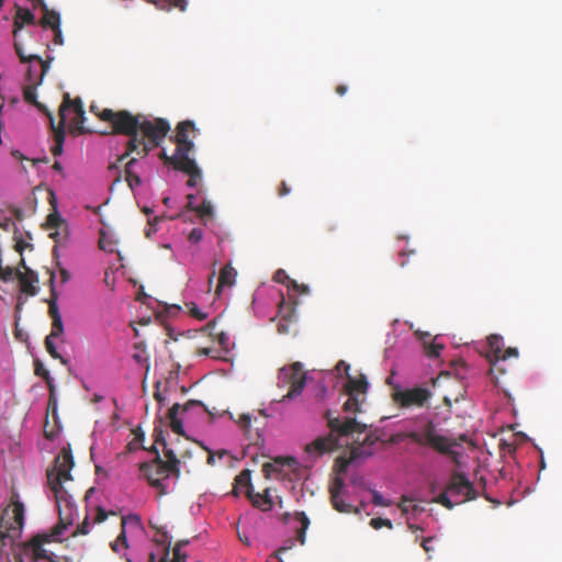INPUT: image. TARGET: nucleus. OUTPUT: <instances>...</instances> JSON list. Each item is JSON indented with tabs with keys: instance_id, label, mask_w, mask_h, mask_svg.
I'll list each match as a JSON object with an SVG mask.
<instances>
[{
	"instance_id": "46",
	"label": "nucleus",
	"mask_w": 562,
	"mask_h": 562,
	"mask_svg": "<svg viewBox=\"0 0 562 562\" xmlns=\"http://www.w3.org/2000/svg\"><path fill=\"white\" fill-rule=\"evenodd\" d=\"M370 526L373 528V529H380L382 527H386L389 529H392L393 527V524L390 519H386V518H372L371 521H370Z\"/></svg>"
},
{
	"instance_id": "53",
	"label": "nucleus",
	"mask_w": 562,
	"mask_h": 562,
	"mask_svg": "<svg viewBox=\"0 0 562 562\" xmlns=\"http://www.w3.org/2000/svg\"><path fill=\"white\" fill-rule=\"evenodd\" d=\"M190 313L192 316H194L195 318L201 319V321L205 319L207 316L205 313H202L195 304H192V307L190 308Z\"/></svg>"
},
{
	"instance_id": "62",
	"label": "nucleus",
	"mask_w": 562,
	"mask_h": 562,
	"mask_svg": "<svg viewBox=\"0 0 562 562\" xmlns=\"http://www.w3.org/2000/svg\"><path fill=\"white\" fill-rule=\"evenodd\" d=\"M53 339L54 338L50 336H46V338H45V348H46L47 352H49L50 350L56 348Z\"/></svg>"
},
{
	"instance_id": "28",
	"label": "nucleus",
	"mask_w": 562,
	"mask_h": 562,
	"mask_svg": "<svg viewBox=\"0 0 562 562\" xmlns=\"http://www.w3.org/2000/svg\"><path fill=\"white\" fill-rule=\"evenodd\" d=\"M189 543V540H180L176 543L173 548V559L168 561L169 550L171 541L166 543L165 554L161 558L160 562H187V553L182 552V548Z\"/></svg>"
},
{
	"instance_id": "51",
	"label": "nucleus",
	"mask_w": 562,
	"mask_h": 562,
	"mask_svg": "<svg viewBox=\"0 0 562 562\" xmlns=\"http://www.w3.org/2000/svg\"><path fill=\"white\" fill-rule=\"evenodd\" d=\"M250 423H251V416L248 415V414H243L239 416V419H238V425L245 430L247 431L249 429V426H250Z\"/></svg>"
},
{
	"instance_id": "40",
	"label": "nucleus",
	"mask_w": 562,
	"mask_h": 562,
	"mask_svg": "<svg viewBox=\"0 0 562 562\" xmlns=\"http://www.w3.org/2000/svg\"><path fill=\"white\" fill-rule=\"evenodd\" d=\"M194 212L201 217H211L213 215V206L210 201L204 200L199 206L194 209Z\"/></svg>"
},
{
	"instance_id": "14",
	"label": "nucleus",
	"mask_w": 562,
	"mask_h": 562,
	"mask_svg": "<svg viewBox=\"0 0 562 562\" xmlns=\"http://www.w3.org/2000/svg\"><path fill=\"white\" fill-rule=\"evenodd\" d=\"M193 408H201L203 412L207 411L204 404L196 400H190L182 406L180 404H173L169 408L167 416L170 420V428L175 434L179 436L184 435L182 422L180 418H178L179 411L186 414Z\"/></svg>"
},
{
	"instance_id": "5",
	"label": "nucleus",
	"mask_w": 562,
	"mask_h": 562,
	"mask_svg": "<svg viewBox=\"0 0 562 562\" xmlns=\"http://www.w3.org/2000/svg\"><path fill=\"white\" fill-rule=\"evenodd\" d=\"M74 467V458L70 449L64 448L55 460L53 469L47 471V481L50 490L55 494L56 503L60 507L61 502H65L66 506L71 505L68 498V493L64 488V483L71 480L70 471Z\"/></svg>"
},
{
	"instance_id": "49",
	"label": "nucleus",
	"mask_w": 562,
	"mask_h": 562,
	"mask_svg": "<svg viewBox=\"0 0 562 562\" xmlns=\"http://www.w3.org/2000/svg\"><path fill=\"white\" fill-rule=\"evenodd\" d=\"M48 272H49V292H50V297L48 300H53V299L56 297V301H57L58 300V294H57V291H56V288H55L56 274L52 270H48Z\"/></svg>"
},
{
	"instance_id": "56",
	"label": "nucleus",
	"mask_w": 562,
	"mask_h": 562,
	"mask_svg": "<svg viewBox=\"0 0 562 562\" xmlns=\"http://www.w3.org/2000/svg\"><path fill=\"white\" fill-rule=\"evenodd\" d=\"M48 353L52 358L59 360L61 362V364H64V366L68 364V360L65 359L64 357H61V355L57 351L56 348L50 350Z\"/></svg>"
},
{
	"instance_id": "6",
	"label": "nucleus",
	"mask_w": 562,
	"mask_h": 562,
	"mask_svg": "<svg viewBox=\"0 0 562 562\" xmlns=\"http://www.w3.org/2000/svg\"><path fill=\"white\" fill-rule=\"evenodd\" d=\"M349 369L350 366L344 360H340L336 366V370L338 372L344 370L347 375L346 383L344 384V391L348 395V398L344 403L342 409L346 413H361L362 406L366 404L369 384L366 375L360 374L357 378L351 376L349 374Z\"/></svg>"
},
{
	"instance_id": "63",
	"label": "nucleus",
	"mask_w": 562,
	"mask_h": 562,
	"mask_svg": "<svg viewBox=\"0 0 562 562\" xmlns=\"http://www.w3.org/2000/svg\"><path fill=\"white\" fill-rule=\"evenodd\" d=\"M61 283H66L70 279V273L63 267L59 268Z\"/></svg>"
},
{
	"instance_id": "20",
	"label": "nucleus",
	"mask_w": 562,
	"mask_h": 562,
	"mask_svg": "<svg viewBox=\"0 0 562 562\" xmlns=\"http://www.w3.org/2000/svg\"><path fill=\"white\" fill-rule=\"evenodd\" d=\"M16 279L20 282L21 291L30 296H34L37 294L38 277L35 271L32 269H26V271L22 272L21 270H16Z\"/></svg>"
},
{
	"instance_id": "37",
	"label": "nucleus",
	"mask_w": 562,
	"mask_h": 562,
	"mask_svg": "<svg viewBox=\"0 0 562 562\" xmlns=\"http://www.w3.org/2000/svg\"><path fill=\"white\" fill-rule=\"evenodd\" d=\"M487 344L492 352L491 360H496L504 349L503 338L498 335H491L487 337Z\"/></svg>"
},
{
	"instance_id": "52",
	"label": "nucleus",
	"mask_w": 562,
	"mask_h": 562,
	"mask_svg": "<svg viewBox=\"0 0 562 562\" xmlns=\"http://www.w3.org/2000/svg\"><path fill=\"white\" fill-rule=\"evenodd\" d=\"M67 528V524L64 522V520L60 518L59 524H57L52 531V536L57 537L63 533V531Z\"/></svg>"
},
{
	"instance_id": "15",
	"label": "nucleus",
	"mask_w": 562,
	"mask_h": 562,
	"mask_svg": "<svg viewBox=\"0 0 562 562\" xmlns=\"http://www.w3.org/2000/svg\"><path fill=\"white\" fill-rule=\"evenodd\" d=\"M370 456H372L370 450H364L362 447H351L349 457L340 456L336 459L334 470L338 475L344 474L351 462Z\"/></svg>"
},
{
	"instance_id": "12",
	"label": "nucleus",
	"mask_w": 562,
	"mask_h": 562,
	"mask_svg": "<svg viewBox=\"0 0 562 562\" xmlns=\"http://www.w3.org/2000/svg\"><path fill=\"white\" fill-rule=\"evenodd\" d=\"M431 396V391L424 386L401 389L396 385L392 392L393 401L401 407H424Z\"/></svg>"
},
{
	"instance_id": "9",
	"label": "nucleus",
	"mask_w": 562,
	"mask_h": 562,
	"mask_svg": "<svg viewBox=\"0 0 562 562\" xmlns=\"http://www.w3.org/2000/svg\"><path fill=\"white\" fill-rule=\"evenodd\" d=\"M11 506L3 510L1 517L0 525L4 529L1 531V539L18 537L24 524V505L15 493L11 497Z\"/></svg>"
},
{
	"instance_id": "50",
	"label": "nucleus",
	"mask_w": 562,
	"mask_h": 562,
	"mask_svg": "<svg viewBox=\"0 0 562 562\" xmlns=\"http://www.w3.org/2000/svg\"><path fill=\"white\" fill-rule=\"evenodd\" d=\"M372 503L375 506H389L390 503L384 499V497L376 491L372 492Z\"/></svg>"
},
{
	"instance_id": "26",
	"label": "nucleus",
	"mask_w": 562,
	"mask_h": 562,
	"mask_svg": "<svg viewBox=\"0 0 562 562\" xmlns=\"http://www.w3.org/2000/svg\"><path fill=\"white\" fill-rule=\"evenodd\" d=\"M237 277V271L235 268L232 267V265H225L221 272L218 278V284L215 290L216 295H220L222 289L224 286H232L235 284Z\"/></svg>"
},
{
	"instance_id": "35",
	"label": "nucleus",
	"mask_w": 562,
	"mask_h": 562,
	"mask_svg": "<svg viewBox=\"0 0 562 562\" xmlns=\"http://www.w3.org/2000/svg\"><path fill=\"white\" fill-rule=\"evenodd\" d=\"M294 517L301 525L300 528L296 529V539L301 544H304L310 519L304 512H296Z\"/></svg>"
},
{
	"instance_id": "64",
	"label": "nucleus",
	"mask_w": 562,
	"mask_h": 562,
	"mask_svg": "<svg viewBox=\"0 0 562 562\" xmlns=\"http://www.w3.org/2000/svg\"><path fill=\"white\" fill-rule=\"evenodd\" d=\"M187 199H188L187 207H188L189 210H191V211H194V209L196 207V206H194L195 195H193V194H188Z\"/></svg>"
},
{
	"instance_id": "55",
	"label": "nucleus",
	"mask_w": 562,
	"mask_h": 562,
	"mask_svg": "<svg viewBox=\"0 0 562 562\" xmlns=\"http://www.w3.org/2000/svg\"><path fill=\"white\" fill-rule=\"evenodd\" d=\"M53 32H54V44L63 45L64 40H63V33H61L60 26L57 29H54Z\"/></svg>"
},
{
	"instance_id": "19",
	"label": "nucleus",
	"mask_w": 562,
	"mask_h": 562,
	"mask_svg": "<svg viewBox=\"0 0 562 562\" xmlns=\"http://www.w3.org/2000/svg\"><path fill=\"white\" fill-rule=\"evenodd\" d=\"M517 358L518 357V350L517 348H507L503 349L502 353L496 360H490L491 362V369H490V375L495 385L499 384L498 375L506 372V369L503 367V362H505L508 358Z\"/></svg>"
},
{
	"instance_id": "10",
	"label": "nucleus",
	"mask_w": 562,
	"mask_h": 562,
	"mask_svg": "<svg viewBox=\"0 0 562 562\" xmlns=\"http://www.w3.org/2000/svg\"><path fill=\"white\" fill-rule=\"evenodd\" d=\"M170 131V124L164 119L149 120L142 114L138 126V138L143 139L150 150L158 147Z\"/></svg>"
},
{
	"instance_id": "58",
	"label": "nucleus",
	"mask_w": 562,
	"mask_h": 562,
	"mask_svg": "<svg viewBox=\"0 0 562 562\" xmlns=\"http://www.w3.org/2000/svg\"><path fill=\"white\" fill-rule=\"evenodd\" d=\"M290 193V188L288 187L286 182L285 181H282L281 184H280V188L278 190V194L280 196H285Z\"/></svg>"
},
{
	"instance_id": "44",
	"label": "nucleus",
	"mask_w": 562,
	"mask_h": 562,
	"mask_svg": "<svg viewBox=\"0 0 562 562\" xmlns=\"http://www.w3.org/2000/svg\"><path fill=\"white\" fill-rule=\"evenodd\" d=\"M235 482H236L237 485L246 486L247 490H248L249 486H252L251 483H250V471L249 470L241 471L236 476Z\"/></svg>"
},
{
	"instance_id": "18",
	"label": "nucleus",
	"mask_w": 562,
	"mask_h": 562,
	"mask_svg": "<svg viewBox=\"0 0 562 562\" xmlns=\"http://www.w3.org/2000/svg\"><path fill=\"white\" fill-rule=\"evenodd\" d=\"M14 49H15V53L19 56V59L21 63L24 64V63L36 61L40 64L41 72L38 75V78L36 79V85H40L42 82L45 74L48 71L49 64L53 60V58L47 57V59H43L41 56L35 55V54L25 55L20 41L14 42Z\"/></svg>"
},
{
	"instance_id": "31",
	"label": "nucleus",
	"mask_w": 562,
	"mask_h": 562,
	"mask_svg": "<svg viewBox=\"0 0 562 562\" xmlns=\"http://www.w3.org/2000/svg\"><path fill=\"white\" fill-rule=\"evenodd\" d=\"M366 429H368V427ZM351 437L353 438L355 442L352 447H362L364 450H370L373 452L372 447L378 441V437L372 432L367 434V430H364L361 434L356 432Z\"/></svg>"
},
{
	"instance_id": "1",
	"label": "nucleus",
	"mask_w": 562,
	"mask_h": 562,
	"mask_svg": "<svg viewBox=\"0 0 562 562\" xmlns=\"http://www.w3.org/2000/svg\"><path fill=\"white\" fill-rule=\"evenodd\" d=\"M99 117L101 121L108 122L112 125V133L122 134L128 137L126 142L125 151L119 157L117 161L123 162L130 155L136 154L140 158L146 157L150 147L138 138V126L142 114L133 115L126 110L113 111L111 109H103L100 111Z\"/></svg>"
},
{
	"instance_id": "61",
	"label": "nucleus",
	"mask_w": 562,
	"mask_h": 562,
	"mask_svg": "<svg viewBox=\"0 0 562 562\" xmlns=\"http://www.w3.org/2000/svg\"><path fill=\"white\" fill-rule=\"evenodd\" d=\"M159 385H160V382H157L155 384V387H156V391L154 393V397L155 400L158 402V403H162L165 401V397L162 396V394L159 392Z\"/></svg>"
},
{
	"instance_id": "54",
	"label": "nucleus",
	"mask_w": 562,
	"mask_h": 562,
	"mask_svg": "<svg viewBox=\"0 0 562 562\" xmlns=\"http://www.w3.org/2000/svg\"><path fill=\"white\" fill-rule=\"evenodd\" d=\"M216 337H217V341L218 344L224 348V349H227L228 347V341H229V338L228 336L225 334V333H220V334H216Z\"/></svg>"
},
{
	"instance_id": "2",
	"label": "nucleus",
	"mask_w": 562,
	"mask_h": 562,
	"mask_svg": "<svg viewBox=\"0 0 562 562\" xmlns=\"http://www.w3.org/2000/svg\"><path fill=\"white\" fill-rule=\"evenodd\" d=\"M154 436L155 442L164 447V454L167 460H162L156 446H153L150 451L156 454L154 461L142 463L139 470L153 487L159 490L160 494H165L166 488L162 480L168 479L171 474H175L177 477L179 476L180 461L175 449L168 447L162 429L155 428Z\"/></svg>"
},
{
	"instance_id": "57",
	"label": "nucleus",
	"mask_w": 562,
	"mask_h": 562,
	"mask_svg": "<svg viewBox=\"0 0 562 562\" xmlns=\"http://www.w3.org/2000/svg\"><path fill=\"white\" fill-rule=\"evenodd\" d=\"M108 517V514L104 509H102L101 507L98 508V512H97V516L94 518V521L95 522H102L106 519Z\"/></svg>"
},
{
	"instance_id": "36",
	"label": "nucleus",
	"mask_w": 562,
	"mask_h": 562,
	"mask_svg": "<svg viewBox=\"0 0 562 562\" xmlns=\"http://www.w3.org/2000/svg\"><path fill=\"white\" fill-rule=\"evenodd\" d=\"M330 502H331L333 507H334L337 512H339V513H345V514H349V513L360 514V508H358V507H353L351 504L346 503V502L341 498V494H340V495H337V496H335V497H330Z\"/></svg>"
},
{
	"instance_id": "34",
	"label": "nucleus",
	"mask_w": 562,
	"mask_h": 562,
	"mask_svg": "<svg viewBox=\"0 0 562 562\" xmlns=\"http://www.w3.org/2000/svg\"><path fill=\"white\" fill-rule=\"evenodd\" d=\"M49 541V536H37L31 542L33 555L35 559H47V551L44 549L43 543Z\"/></svg>"
},
{
	"instance_id": "42",
	"label": "nucleus",
	"mask_w": 562,
	"mask_h": 562,
	"mask_svg": "<svg viewBox=\"0 0 562 562\" xmlns=\"http://www.w3.org/2000/svg\"><path fill=\"white\" fill-rule=\"evenodd\" d=\"M0 228L4 232H12L13 236L19 234L16 224L10 217H3L0 220Z\"/></svg>"
},
{
	"instance_id": "17",
	"label": "nucleus",
	"mask_w": 562,
	"mask_h": 562,
	"mask_svg": "<svg viewBox=\"0 0 562 562\" xmlns=\"http://www.w3.org/2000/svg\"><path fill=\"white\" fill-rule=\"evenodd\" d=\"M46 226L48 229H55L49 234L52 238L56 240V243H61L67 238L68 227L65 220L60 216V214L55 210L53 213L48 214L46 217Z\"/></svg>"
},
{
	"instance_id": "11",
	"label": "nucleus",
	"mask_w": 562,
	"mask_h": 562,
	"mask_svg": "<svg viewBox=\"0 0 562 562\" xmlns=\"http://www.w3.org/2000/svg\"><path fill=\"white\" fill-rule=\"evenodd\" d=\"M278 379L279 386H290L282 401L292 400L300 395L306 383V374L301 362H294L289 367L281 368Z\"/></svg>"
},
{
	"instance_id": "27",
	"label": "nucleus",
	"mask_w": 562,
	"mask_h": 562,
	"mask_svg": "<svg viewBox=\"0 0 562 562\" xmlns=\"http://www.w3.org/2000/svg\"><path fill=\"white\" fill-rule=\"evenodd\" d=\"M279 314L281 315L282 319L278 324V331L281 334L290 333V324L294 317V311L291 306L284 307V299H282L280 303Z\"/></svg>"
},
{
	"instance_id": "60",
	"label": "nucleus",
	"mask_w": 562,
	"mask_h": 562,
	"mask_svg": "<svg viewBox=\"0 0 562 562\" xmlns=\"http://www.w3.org/2000/svg\"><path fill=\"white\" fill-rule=\"evenodd\" d=\"M434 538L431 537H428V538H424L423 541H422V547L423 549L428 553L431 551V547H430V542L432 541Z\"/></svg>"
},
{
	"instance_id": "43",
	"label": "nucleus",
	"mask_w": 562,
	"mask_h": 562,
	"mask_svg": "<svg viewBox=\"0 0 562 562\" xmlns=\"http://www.w3.org/2000/svg\"><path fill=\"white\" fill-rule=\"evenodd\" d=\"M13 239H14V241H15V244H14V250H15L16 252H19L21 256L23 255L24 249H26V248H31V249H32V248H33V245H32V244H29V243H26V241H24V240L22 239V237H21V234H20V233H19L18 235H14V236H13Z\"/></svg>"
},
{
	"instance_id": "29",
	"label": "nucleus",
	"mask_w": 562,
	"mask_h": 562,
	"mask_svg": "<svg viewBox=\"0 0 562 562\" xmlns=\"http://www.w3.org/2000/svg\"><path fill=\"white\" fill-rule=\"evenodd\" d=\"M430 334L422 333L419 335L420 340L424 344L425 353L429 358H436L439 356L440 351L443 349V345L436 341V339H430Z\"/></svg>"
},
{
	"instance_id": "25",
	"label": "nucleus",
	"mask_w": 562,
	"mask_h": 562,
	"mask_svg": "<svg viewBox=\"0 0 562 562\" xmlns=\"http://www.w3.org/2000/svg\"><path fill=\"white\" fill-rule=\"evenodd\" d=\"M248 498L250 499L251 504L263 510L268 512L272 508L273 502L269 495V488H266L263 494L260 493H254L252 486H249L248 491L246 492Z\"/></svg>"
},
{
	"instance_id": "47",
	"label": "nucleus",
	"mask_w": 562,
	"mask_h": 562,
	"mask_svg": "<svg viewBox=\"0 0 562 562\" xmlns=\"http://www.w3.org/2000/svg\"><path fill=\"white\" fill-rule=\"evenodd\" d=\"M99 246L102 250L108 252H114V245L108 240L104 233H101L100 239H99Z\"/></svg>"
},
{
	"instance_id": "33",
	"label": "nucleus",
	"mask_w": 562,
	"mask_h": 562,
	"mask_svg": "<svg viewBox=\"0 0 562 562\" xmlns=\"http://www.w3.org/2000/svg\"><path fill=\"white\" fill-rule=\"evenodd\" d=\"M36 81H34L32 85L25 86L23 89V98L25 102L35 105L40 111L47 112L46 108L36 99Z\"/></svg>"
},
{
	"instance_id": "41",
	"label": "nucleus",
	"mask_w": 562,
	"mask_h": 562,
	"mask_svg": "<svg viewBox=\"0 0 562 562\" xmlns=\"http://www.w3.org/2000/svg\"><path fill=\"white\" fill-rule=\"evenodd\" d=\"M344 479L340 477L339 475H337L331 484H330V487H329V493H330V497H335L337 495H340L341 494V491L344 488Z\"/></svg>"
},
{
	"instance_id": "32",
	"label": "nucleus",
	"mask_w": 562,
	"mask_h": 562,
	"mask_svg": "<svg viewBox=\"0 0 562 562\" xmlns=\"http://www.w3.org/2000/svg\"><path fill=\"white\" fill-rule=\"evenodd\" d=\"M149 3H153L157 9L162 11H170L172 9H178L181 12H184L188 7L187 0H147Z\"/></svg>"
},
{
	"instance_id": "8",
	"label": "nucleus",
	"mask_w": 562,
	"mask_h": 562,
	"mask_svg": "<svg viewBox=\"0 0 562 562\" xmlns=\"http://www.w3.org/2000/svg\"><path fill=\"white\" fill-rule=\"evenodd\" d=\"M476 497L477 493L469 479L463 473L453 472L446 490L435 498V502L452 509L456 504H462Z\"/></svg>"
},
{
	"instance_id": "23",
	"label": "nucleus",
	"mask_w": 562,
	"mask_h": 562,
	"mask_svg": "<svg viewBox=\"0 0 562 562\" xmlns=\"http://www.w3.org/2000/svg\"><path fill=\"white\" fill-rule=\"evenodd\" d=\"M32 2L38 4L43 11V18L40 21L41 26L45 29L49 27L52 30L60 26L59 14L54 10H49L44 0H33Z\"/></svg>"
},
{
	"instance_id": "38",
	"label": "nucleus",
	"mask_w": 562,
	"mask_h": 562,
	"mask_svg": "<svg viewBox=\"0 0 562 562\" xmlns=\"http://www.w3.org/2000/svg\"><path fill=\"white\" fill-rule=\"evenodd\" d=\"M34 373L37 376H42L46 381L48 390L53 393L55 389L53 379L50 378L48 370L45 369L40 360H35L34 362Z\"/></svg>"
},
{
	"instance_id": "22",
	"label": "nucleus",
	"mask_w": 562,
	"mask_h": 562,
	"mask_svg": "<svg viewBox=\"0 0 562 562\" xmlns=\"http://www.w3.org/2000/svg\"><path fill=\"white\" fill-rule=\"evenodd\" d=\"M297 464L296 460L292 457L276 458L273 462H267L262 465V472L267 477H272L281 472L283 467L294 468Z\"/></svg>"
},
{
	"instance_id": "7",
	"label": "nucleus",
	"mask_w": 562,
	"mask_h": 562,
	"mask_svg": "<svg viewBox=\"0 0 562 562\" xmlns=\"http://www.w3.org/2000/svg\"><path fill=\"white\" fill-rule=\"evenodd\" d=\"M67 112L74 113V117L71 119V124L74 125V128H76L80 133H85L88 131L85 127L86 112L83 110L81 99L76 98L75 100H71L69 94L66 93L64 97V101L59 108L60 127L54 131L55 145L52 147V153L54 156H58L63 153V145L65 140V132L63 126L66 122Z\"/></svg>"
},
{
	"instance_id": "30",
	"label": "nucleus",
	"mask_w": 562,
	"mask_h": 562,
	"mask_svg": "<svg viewBox=\"0 0 562 562\" xmlns=\"http://www.w3.org/2000/svg\"><path fill=\"white\" fill-rule=\"evenodd\" d=\"M137 164V158L133 157L125 164L124 175L125 181L128 187L134 190V188L140 186L142 180L138 173L135 171L134 167Z\"/></svg>"
},
{
	"instance_id": "3",
	"label": "nucleus",
	"mask_w": 562,
	"mask_h": 562,
	"mask_svg": "<svg viewBox=\"0 0 562 562\" xmlns=\"http://www.w3.org/2000/svg\"><path fill=\"white\" fill-rule=\"evenodd\" d=\"M327 425L330 429V434L325 437H318L313 442L306 446L305 450L307 453H316L322 456L326 452H330L338 447L339 437H349L356 432H363L367 428V424L357 420L353 417H346L341 419L338 416H333L330 411L325 414Z\"/></svg>"
},
{
	"instance_id": "13",
	"label": "nucleus",
	"mask_w": 562,
	"mask_h": 562,
	"mask_svg": "<svg viewBox=\"0 0 562 562\" xmlns=\"http://www.w3.org/2000/svg\"><path fill=\"white\" fill-rule=\"evenodd\" d=\"M176 130L175 143L177 144V148L175 154L167 158L170 162L181 160L183 157H190V154L194 149V144L190 138V135L196 132L194 123L189 120L182 121L177 125Z\"/></svg>"
},
{
	"instance_id": "4",
	"label": "nucleus",
	"mask_w": 562,
	"mask_h": 562,
	"mask_svg": "<svg viewBox=\"0 0 562 562\" xmlns=\"http://www.w3.org/2000/svg\"><path fill=\"white\" fill-rule=\"evenodd\" d=\"M406 439L422 447H430L439 453L450 456L456 463L459 462L458 458L460 454L452 450L457 446V441L440 435L432 419H426L418 430L402 431L393 435L391 441L397 443Z\"/></svg>"
},
{
	"instance_id": "39",
	"label": "nucleus",
	"mask_w": 562,
	"mask_h": 562,
	"mask_svg": "<svg viewBox=\"0 0 562 562\" xmlns=\"http://www.w3.org/2000/svg\"><path fill=\"white\" fill-rule=\"evenodd\" d=\"M122 530L121 533L117 536L116 540L111 543V548L114 552L120 551V547L127 548V540H126V533H125V520L122 518L121 521Z\"/></svg>"
},
{
	"instance_id": "24",
	"label": "nucleus",
	"mask_w": 562,
	"mask_h": 562,
	"mask_svg": "<svg viewBox=\"0 0 562 562\" xmlns=\"http://www.w3.org/2000/svg\"><path fill=\"white\" fill-rule=\"evenodd\" d=\"M14 42L19 41L24 24H35V16L29 9L18 8L14 15Z\"/></svg>"
},
{
	"instance_id": "59",
	"label": "nucleus",
	"mask_w": 562,
	"mask_h": 562,
	"mask_svg": "<svg viewBox=\"0 0 562 562\" xmlns=\"http://www.w3.org/2000/svg\"><path fill=\"white\" fill-rule=\"evenodd\" d=\"M88 532H89V522L86 519L81 525L78 526L76 533L87 535Z\"/></svg>"
},
{
	"instance_id": "21",
	"label": "nucleus",
	"mask_w": 562,
	"mask_h": 562,
	"mask_svg": "<svg viewBox=\"0 0 562 562\" xmlns=\"http://www.w3.org/2000/svg\"><path fill=\"white\" fill-rule=\"evenodd\" d=\"M48 303V314L52 318V329L48 336L53 338H59L64 335V324L61 319V315L59 313L58 305L56 303V297L53 300H47Z\"/></svg>"
},
{
	"instance_id": "48",
	"label": "nucleus",
	"mask_w": 562,
	"mask_h": 562,
	"mask_svg": "<svg viewBox=\"0 0 562 562\" xmlns=\"http://www.w3.org/2000/svg\"><path fill=\"white\" fill-rule=\"evenodd\" d=\"M203 238V231L201 228H193L191 229V232L189 233V236H188V239L190 243L192 244H198L202 240Z\"/></svg>"
},
{
	"instance_id": "16",
	"label": "nucleus",
	"mask_w": 562,
	"mask_h": 562,
	"mask_svg": "<svg viewBox=\"0 0 562 562\" xmlns=\"http://www.w3.org/2000/svg\"><path fill=\"white\" fill-rule=\"evenodd\" d=\"M171 162L176 170L182 171L190 177L187 182L189 187L193 188L198 184V181L201 179V170L193 158L183 157L181 160Z\"/></svg>"
},
{
	"instance_id": "45",
	"label": "nucleus",
	"mask_w": 562,
	"mask_h": 562,
	"mask_svg": "<svg viewBox=\"0 0 562 562\" xmlns=\"http://www.w3.org/2000/svg\"><path fill=\"white\" fill-rule=\"evenodd\" d=\"M16 270H20L19 268H12V267H2L0 270V279L4 282H8L13 279V277L16 278Z\"/></svg>"
}]
</instances>
